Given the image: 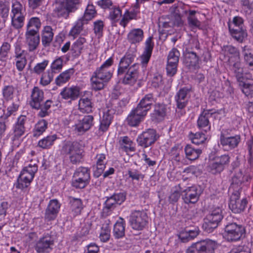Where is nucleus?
<instances>
[{
    "label": "nucleus",
    "instance_id": "nucleus-1",
    "mask_svg": "<svg viewBox=\"0 0 253 253\" xmlns=\"http://www.w3.org/2000/svg\"><path fill=\"white\" fill-rule=\"evenodd\" d=\"M31 100L30 102L32 108L40 110L39 116L44 117L49 114L48 110L51 107L52 101L47 100L43 103L44 92L38 87H34L31 93Z\"/></svg>",
    "mask_w": 253,
    "mask_h": 253
},
{
    "label": "nucleus",
    "instance_id": "nucleus-2",
    "mask_svg": "<svg viewBox=\"0 0 253 253\" xmlns=\"http://www.w3.org/2000/svg\"><path fill=\"white\" fill-rule=\"evenodd\" d=\"M62 151L69 156V160L73 164L80 163L84 157L82 145L77 141H66L62 146Z\"/></svg>",
    "mask_w": 253,
    "mask_h": 253
},
{
    "label": "nucleus",
    "instance_id": "nucleus-3",
    "mask_svg": "<svg viewBox=\"0 0 253 253\" xmlns=\"http://www.w3.org/2000/svg\"><path fill=\"white\" fill-rule=\"evenodd\" d=\"M246 230L241 224L235 222H227L223 234L224 238L228 242H235L245 237Z\"/></svg>",
    "mask_w": 253,
    "mask_h": 253
},
{
    "label": "nucleus",
    "instance_id": "nucleus-4",
    "mask_svg": "<svg viewBox=\"0 0 253 253\" xmlns=\"http://www.w3.org/2000/svg\"><path fill=\"white\" fill-rule=\"evenodd\" d=\"M112 76V72L110 70L99 67L91 78L92 88L95 91L102 89Z\"/></svg>",
    "mask_w": 253,
    "mask_h": 253
},
{
    "label": "nucleus",
    "instance_id": "nucleus-5",
    "mask_svg": "<svg viewBox=\"0 0 253 253\" xmlns=\"http://www.w3.org/2000/svg\"><path fill=\"white\" fill-rule=\"evenodd\" d=\"M37 170L38 166L36 164H30L24 167L17 179L16 187L21 189L27 188L30 185Z\"/></svg>",
    "mask_w": 253,
    "mask_h": 253
},
{
    "label": "nucleus",
    "instance_id": "nucleus-6",
    "mask_svg": "<svg viewBox=\"0 0 253 253\" xmlns=\"http://www.w3.org/2000/svg\"><path fill=\"white\" fill-rule=\"evenodd\" d=\"M216 248L215 241L207 239L193 243L189 247L186 253H214Z\"/></svg>",
    "mask_w": 253,
    "mask_h": 253
},
{
    "label": "nucleus",
    "instance_id": "nucleus-7",
    "mask_svg": "<svg viewBox=\"0 0 253 253\" xmlns=\"http://www.w3.org/2000/svg\"><path fill=\"white\" fill-rule=\"evenodd\" d=\"M148 219L147 214L143 210H134L129 216V222L133 229L141 231L148 224Z\"/></svg>",
    "mask_w": 253,
    "mask_h": 253
},
{
    "label": "nucleus",
    "instance_id": "nucleus-8",
    "mask_svg": "<svg viewBox=\"0 0 253 253\" xmlns=\"http://www.w3.org/2000/svg\"><path fill=\"white\" fill-rule=\"evenodd\" d=\"M54 244V238L47 233L36 242L34 248L38 253H49L52 250Z\"/></svg>",
    "mask_w": 253,
    "mask_h": 253
},
{
    "label": "nucleus",
    "instance_id": "nucleus-9",
    "mask_svg": "<svg viewBox=\"0 0 253 253\" xmlns=\"http://www.w3.org/2000/svg\"><path fill=\"white\" fill-rule=\"evenodd\" d=\"M218 114L213 109L204 110L199 116L197 120L198 128L205 132L211 130V124L210 119L215 118Z\"/></svg>",
    "mask_w": 253,
    "mask_h": 253
},
{
    "label": "nucleus",
    "instance_id": "nucleus-10",
    "mask_svg": "<svg viewBox=\"0 0 253 253\" xmlns=\"http://www.w3.org/2000/svg\"><path fill=\"white\" fill-rule=\"evenodd\" d=\"M159 137V135L156 130L148 129L138 136L137 142L139 146L147 148L154 143Z\"/></svg>",
    "mask_w": 253,
    "mask_h": 253
},
{
    "label": "nucleus",
    "instance_id": "nucleus-11",
    "mask_svg": "<svg viewBox=\"0 0 253 253\" xmlns=\"http://www.w3.org/2000/svg\"><path fill=\"white\" fill-rule=\"evenodd\" d=\"M240 195L239 190H235L230 197L229 207L234 213H240L244 211L248 204L246 198L239 199Z\"/></svg>",
    "mask_w": 253,
    "mask_h": 253
},
{
    "label": "nucleus",
    "instance_id": "nucleus-12",
    "mask_svg": "<svg viewBox=\"0 0 253 253\" xmlns=\"http://www.w3.org/2000/svg\"><path fill=\"white\" fill-rule=\"evenodd\" d=\"M182 199L185 204H195L199 200L201 195L199 187L193 185L186 188L182 192Z\"/></svg>",
    "mask_w": 253,
    "mask_h": 253
},
{
    "label": "nucleus",
    "instance_id": "nucleus-13",
    "mask_svg": "<svg viewBox=\"0 0 253 253\" xmlns=\"http://www.w3.org/2000/svg\"><path fill=\"white\" fill-rule=\"evenodd\" d=\"M139 65L137 63L133 64L129 67L123 76L118 77L122 79V83L125 84L133 85L138 78V71Z\"/></svg>",
    "mask_w": 253,
    "mask_h": 253
},
{
    "label": "nucleus",
    "instance_id": "nucleus-14",
    "mask_svg": "<svg viewBox=\"0 0 253 253\" xmlns=\"http://www.w3.org/2000/svg\"><path fill=\"white\" fill-rule=\"evenodd\" d=\"M93 117L86 115L79 119L73 126V130L78 135H82L87 131L93 125Z\"/></svg>",
    "mask_w": 253,
    "mask_h": 253
},
{
    "label": "nucleus",
    "instance_id": "nucleus-15",
    "mask_svg": "<svg viewBox=\"0 0 253 253\" xmlns=\"http://www.w3.org/2000/svg\"><path fill=\"white\" fill-rule=\"evenodd\" d=\"M183 63L189 69H196L199 68V58L196 53L186 49L183 52Z\"/></svg>",
    "mask_w": 253,
    "mask_h": 253
},
{
    "label": "nucleus",
    "instance_id": "nucleus-16",
    "mask_svg": "<svg viewBox=\"0 0 253 253\" xmlns=\"http://www.w3.org/2000/svg\"><path fill=\"white\" fill-rule=\"evenodd\" d=\"M25 38L29 51H33L38 48L40 42L39 33L26 31Z\"/></svg>",
    "mask_w": 253,
    "mask_h": 253
},
{
    "label": "nucleus",
    "instance_id": "nucleus-17",
    "mask_svg": "<svg viewBox=\"0 0 253 253\" xmlns=\"http://www.w3.org/2000/svg\"><path fill=\"white\" fill-rule=\"evenodd\" d=\"M126 200V195L123 193H115L107 197L105 202V208L109 210L114 209L117 205H120Z\"/></svg>",
    "mask_w": 253,
    "mask_h": 253
},
{
    "label": "nucleus",
    "instance_id": "nucleus-18",
    "mask_svg": "<svg viewBox=\"0 0 253 253\" xmlns=\"http://www.w3.org/2000/svg\"><path fill=\"white\" fill-rule=\"evenodd\" d=\"M60 206L56 199L51 200L45 210V218L48 221L54 220L59 211Z\"/></svg>",
    "mask_w": 253,
    "mask_h": 253
},
{
    "label": "nucleus",
    "instance_id": "nucleus-19",
    "mask_svg": "<svg viewBox=\"0 0 253 253\" xmlns=\"http://www.w3.org/2000/svg\"><path fill=\"white\" fill-rule=\"evenodd\" d=\"M135 57V55L127 53L121 59L117 72L118 77H121L124 76L125 73L131 66L130 65L133 61Z\"/></svg>",
    "mask_w": 253,
    "mask_h": 253
},
{
    "label": "nucleus",
    "instance_id": "nucleus-20",
    "mask_svg": "<svg viewBox=\"0 0 253 253\" xmlns=\"http://www.w3.org/2000/svg\"><path fill=\"white\" fill-rule=\"evenodd\" d=\"M191 89L187 87H183L179 90L175 96L177 108L182 109L184 108L188 102V94Z\"/></svg>",
    "mask_w": 253,
    "mask_h": 253
},
{
    "label": "nucleus",
    "instance_id": "nucleus-21",
    "mask_svg": "<svg viewBox=\"0 0 253 253\" xmlns=\"http://www.w3.org/2000/svg\"><path fill=\"white\" fill-rule=\"evenodd\" d=\"M25 121V116H21L18 118L17 122L13 127V133L11 137L12 141L18 140L24 134Z\"/></svg>",
    "mask_w": 253,
    "mask_h": 253
},
{
    "label": "nucleus",
    "instance_id": "nucleus-22",
    "mask_svg": "<svg viewBox=\"0 0 253 253\" xmlns=\"http://www.w3.org/2000/svg\"><path fill=\"white\" fill-rule=\"evenodd\" d=\"M146 115L145 113L136 107L128 115L126 118V121L127 124L131 126H137L143 120Z\"/></svg>",
    "mask_w": 253,
    "mask_h": 253
},
{
    "label": "nucleus",
    "instance_id": "nucleus-23",
    "mask_svg": "<svg viewBox=\"0 0 253 253\" xmlns=\"http://www.w3.org/2000/svg\"><path fill=\"white\" fill-rule=\"evenodd\" d=\"M220 143L225 149L231 150L237 147L240 141V136L236 135L233 136L226 137L221 134Z\"/></svg>",
    "mask_w": 253,
    "mask_h": 253
},
{
    "label": "nucleus",
    "instance_id": "nucleus-24",
    "mask_svg": "<svg viewBox=\"0 0 253 253\" xmlns=\"http://www.w3.org/2000/svg\"><path fill=\"white\" fill-rule=\"evenodd\" d=\"M155 98L153 93L146 94L140 101L137 108L141 110L144 113L147 114L148 111L151 108Z\"/></svg>",
    "mask_w": 253,
    "mask_h": 253
},
{
    "label": "nucleus",
    "instance_id": "nucleus-25",
    "mask_svg": "<svg viewBox=\"0 0 253 253\" xmlns=\"http://www.w3.org/2000/svg\"><path fill=\"white\" fill-rule=\"evenodd\" d=\"M167 113V107L164 104L158 103L155 104L153 112L151 114V119L153 121L159 122L163 121Z\"/></svg>",
    "mask_w": 253,
    "mask_h": 253
},
{
    "label": "nucleus",
    "instance_id": "nucleus-26",
    "mask_svg": "<svg viewBox=\"0 0 253 253\" xmlns=\"http://www.w3.org/2000/svg\"><path fill=\"white\" fill-rule=\"evenodd\" d=\"M86 42V40L84 37H80L73 43L70 49L73 57H78L81 54L83 51L85 49Z\"/></svg>",
    "mask_w": 253,
    "mask_h": 253
},
{
    "label": "nucleus",
    "instance_id": "nucleus-27",
    "mask_svg": "<svg viewBox=\"0 0 253 253\" xmlns=\"http://www.w3.org/2000/svg\"><path fill=\"white\" fill-rule=\"evenodd\" d=\"M250 177L247 174H244L241 169L237 171L232 178V183L230 188L240 190V185L245 181H248Z\"/></svg>",
    "mask_w": 253,
    "mask_h": 253
},
{
    "label": "nucleus",
    "instance_id": "nucleus-28",
    "mask_svg": "<svg viewBox=\"0 0 253 253\" xmlns=\"http://www.w3.org/2000/svg\"><path fill=\"white\" fill-rule=\"evenodd\" d=\"M229 30L232 37L239 42H243L247 38V31L244 28H240L236 26L231 27L230 26Z\"/></svg>",
    "mask_w": 253,
    "mask_h": 253
},
{
    "label": "nucleus",
    "instance_id": "nucleus-29",
    "mask_svg": "<svg viewBox=\"0 0 253 253\" xmlns=\"http://www.w3.org/2000/svg\"><path fill=\"white\" fill-rule=\"evenodd\" d=\"M152 39L151 37H149L146 40L144 51L140 56L141 63L143 66H146L148 64L152 55L154 47Z\"/></svg>",
    "mask_w": 253,
    "mask_h": 253
},
{
    "label": "nucleus",
    "instance_id": "nucleus-30",
    "mask_svg": "<svg viewBox=\"0 0 253 253\" xmlns=\"http://www.w3.org/2000/svg\"><path fill=\"white\" fill-rule=\"evenodd\" d=\"M54 33L52 28L49 26L44 27L42 31V44L45 48L50 46L53 40Z\"/></svg>",
    "mask_w": 253,
    "mask_h": 253
},
{
    "label": "nucleus",
    "instance_id": "nucleus-31",
    "mask_svg": "<svg viewBox=\"0 0 253 253\" xmlns=\"http://www.w3.org/2000/svg\"><path fill=\"white\" fill-rule=\"evenodd\" d=\"M113 111L109 109L103 112L99 127V129L102 132H105L108 129L113 119Z\"/></svg>",
    "mask_w": 253,
    "mask_h": 253
},
{
    "label": "nucleus",
    "instance_id": "nucleus-32",
    "mask_svg": "<svg viewBox=\"0 0 253 253\" xmlns=\"http://www.w3.org/2000/svg\"><path fill=\"white\" fill-rule=\"evenodd\" d=\"M79 94L80 90L77 86L65 87L60 93L62 98L65 99L75 100L79 97Z\"/></svg>",
    "mask_w": 253,
    "mask_h": 253
},
{
    "label": "nucleus",
    "instance_id": "nucleus-33",
    "mask_svg": "<svg viewBox=\"0 0 253 253\" xmlns=\"http://www.w3.org/2000/svg\"><path fill=\"white\" fill-rule=\"evenodd\" d=\"M113 236L116 239L123 238L125 236V223L121 218V221H118L114 225Z\"/></svg>",
    "mask_w": 253,
    "mask_h": 253
},
{
    "label": "nucleus",
    "instance_id": "nucleus-34",
    "mask_svg": "<svg viewBox=\"0 0 253 253\" xmlns=\"http://www.w3.org/2000/svg\"><path fill=\"white\" fill-rule=\"evenodd\" d=\"M143 31L141 29H133L128 33L127 40L131 44L139 43L143 38Z\"/></svg>",
    "mask_w": 253,
    "mask_h": 253
},
{
    "label": "nucleus",
    "instance_id": "nucleus-35",
    "mask_svg": "<svg viewBox=\"0 0 253 253\" xmlns=\"http://www.w3.org/2000/svg\"><path fill=\"white\" fill-rule=\"evenodd\" d=\"M230 64L232 66L231 70L233 72L237 81L239 82H243L244 69L242 67L240 59L234 60Z\"/></svg>",
    "mask_w": 253,
    "mask_h": 253
},
{
    "label": "nucleus",
    "instance_id": "nucleus-36",
    "mask_svg": "<svg viewBox=\"0 0 253 253\" xmlns=\"http://www.w3.org/2000/svg\"><path fill=\"white\" fill-rule=\"evenodd\" d=\"M96 159L97 169L94 171V175L96 177H99L105 168L107 161L105 155L104 154H97L96 156Z\"/></svg>",
    "mask_w": 253,
    "mask_h": 253
},
{
    "label": "nucleus",
    "instance_id": "nucleus-37",
    "mask_svg": "<svg viewBox=\"0 0 253 253\" xmlns=\"http://www.w3.org/2000/svg\"><path fill=\"white\" fill-rule=\"evenodd\" d=\"M42 23L41 20L37 17H32L30 18L26 26V31L39 33Z\"/></svg>",
    "mask_w": 253,
    "mask_h": 253
},
{
    "label": "nucleus",
    "instance_id": "nucleus-38",
    "mask_svg": "<svg viewBox=\"0 0 253 253\" xmlns=\"http://www.w3.org/2000/svg\"><path fill=\"white\" fill-rule=\"evenodd\" d=\"M93 109L92 103L88 97H82L79 101V109L84 113L92 112Z\"/></svg>",
    "mask_w": 253,
    "mask_h": 253
},
{
    "label": "nucleus",
    "instance_id": "nucleus-39",
    "mask_svg": "<svg viewBox=\"0 0 253 253\" xmlns=\"http://www.w3.org/2000/svg\"><path fill=\"white\" fill-rule=\"evenodd\" d=\"M57 139L56 134L48 135L39 141L38 146L42 149H49L53 145Z\"/></svg>",
    "mask_w": 253,
    "mask_h": 253
},
{
    "label": "nucleus",
    "instance_id": "nucleus-40",
    "mask_svg": "<svg viewBox=\"0 0 253 253\" xmlns=\"http://www.w3.org/2000/svg\"><path fill=\"white\" fill-rule=\"evenodd\" d=\"M186 157L190 160H195L199 158L202 153V150L200 149H196L190 145H187L184 149Z\"/></svg>",
    "mask_w": 253,
    "mask_h": 253
},
{
    "label": "nucleus",
    "instance_id": "nucleus-41",
    "mask_svg": "<svg viewBox=\"0 0 253 253\" xmlns=\"http://www.w3.org/2000/svg\"><path fill=\"white\" fill-rule=\"evenodd\" d=\"M225 51L229 57V62L232 63L234 60L240 59V53L239 50L234 46L229 45L224 46Z\"/></svg>",
    "mask_w": 253,
    "mask_h": 253
},
{
    "label": "nucleus",
    "instance_id": "nucleus-42",
    "mask_svg": "<svg viewBox=\"0 0 253 253\" xmlns=\"http://www.w3.org/2000/svg\"><path fill=\"white\" fill-rule=\"evenodd\" d=\"M70 204L72 211H73L76 215L81 213L83 209V205L82 200L80 199L70 197Z\"/></svg>",
    "mask_w": 253,
    "mask_h": 253
},
{
    "label": "nucleus",
    "instance_id": "nucleus-43",
    "mask_svg": "<svg viewBox=\"0 0 253 253\" xmlns=\"http://www.w3.org/2000/svg\"><path fill=\"white\" fill-rule=\"evenodd\" d=\"M73 69H68L60 74L55 79V83L57 85H61L69 80L73 74Z\"/></svg>",
    "mask_w": 253,
    "mask_h": 253
},
{
    "label": "nucleus",
    "instance_id": "nucleus-44",
    "mask_svg": "<svg viewBox=\"0 0 253 253\" xmlns=\"http://www.w3.org/2000/svg\"><path fill=\"white\" fill-rule=\"evenodd\" d=\"M121 149L126 152H134L135 148L132 141L127 136H124L120 141Z\"/></svg>",
    "mask_w": 253,
    "mask_h": 253
},
{
    "label": "nucleus",
    "instance_id": "nucleus-45",
    "mask_svg": "<svg viewBox=\"0 0 253 253\" xmlns=\"http://www.w3.org/2000/svg\"><path fill=\"white\" fill-rule=\"evenodd\" d=\"M26 14H20L10 16L11 18V26L15 29H20L24 26L25 16Z\"/></svg>",
    "mask_w": 253,
    "mask_h": 253
},
{
    "label": "nucleus",
    "instance_id": "nucleus-46",
    "mask_svg": "<svg viewBox=\"0 0 253 253\" xmlns=\"http://www.w3.org/2000/svg\"><path fill=\"white\" fill-rule=\"evenodd\" d=\"M74 176L89 182L90 179L89 169L85 167H79L74 172Z\"/></svg>",
    "mask_w": 253,
    "mask_h": 253
},
{
    "label": "nucleus",
    "instance_id": "nucleus-47",
    "mask_svg": "<svg viewBox=\"0 0 253 253\" xmlns=\"http://www.w3.org/2000/svg\"><path fill=\"white\" fill-rule=\"evenodd\" d=\"M206 217L208 218L211 221L216 222L217 225L223 218L222 214V210L219 208H217L212 210L211 213L209 214Z\"/></svg>",
    "mask_w": 253,
    "mask_h": 253
},
{
    "label": "nucleus",
    "instance_id": "nucleus-48",
    "mask_svg": "<svg viewBox=\"0 0 253 253\" xmlns=\"http://www.w3.org/2000/svg\"><path fill=\"white\" fill-rule=\"evenodd\" d=\"M189 137L193 144L198 145L203 144L207 139L205 134L203 132H196L195 133L190 132L189 134Z\"/></svg>",
    "mask_w": 253,
    "mask_h": 253
},
{
    "label": "nucleus",
    "instance_id": "nucleus-49",
    "mask_svg": "<svg viewBox=\"0 0 253 253\" xmlns=\"http://www.w3.org/2000/svg\"><path fill=\"white\" fill-rule=\"evenodd\" d=\"M55 12L58 17H63L65 19H67L70 14L73 13L63 3L56 8Z\"/></svg>",
    "mask_w": 253,
    "mask_h": 253
},
{
    "label": "nucleus",
    "instance_id": "nucleus-50",
    "mask_svg": "<svg viewBox=\"0 0 253 253\" xmlns=\"http://www.w3.org/2000/svg\"><path fill=\"white\" fill-rule=\"evenodd\" d=\"M179 56L180 52L176 48H172L168 54L167 63L178 65Z\"/></svg>",
    "mask_w": 253,
    "mask_h": 253
},
{
    "label": "nucleus",
    "instance_id": "nucleus-51",
    "mask_svg": "<svg viewBox=\"0 0 253 253\" xmlns=\"http://www.w3.org/2000/svg\"><path fill=\"white\" fill-rule=\"evenodd\" d=\"M20 14H26L25 9L20 2L15 0L12 2L10 16Z\"/></svg>",
    "mask_w": 253,
    "mask_h": 253
},
{
    "label": "nucleus",
    "instance_id": "nucleus-52",
    "mask_svg": "<svg viewBox=\"0 0 253 253\" xmlns=\"http://www.w3.org/2000/svg\"><path fill=\"white\" fill-rule=\"evenodd\" d=\"M47 123L44 120L40 121L36 125L34 130V136H39L47 128Z\"/></svg>",
    "mask_w": 253,
    "mask_h": 253
},
{
    "label": "nucleus",
    "instance_id": "nucleus-53",
    "mask_svg": "<svg viewBox=\"0 0 253 253\" xmlns=\"http://www.w3.org/2000/svg\"><path fill=\"white\" fill-rule=\"evenodd\" d=\"M85 21L82 18L79 19L75 25L72 28L69 33V35L75 38L78 35L83 29V26Z\"/></svg>",
    "mask_w": 253,
    "mask_h": 253
},
{
    "label": "nucleus",
    "instance_id": "nucleus-54",
    "mask_svg": "<svg viewBox=\"0 0 253 253\" xmlns=\"http://www.w3.org/2000/svg\"><path fill=\"white\" fill-rule=\"evenodd\" d=\"M189 16L187 17L188 23L191 27H199L201 25V22L195 16L197 13L196 10H189L188 11Z\"/></svg>",
    "mask_w": 253,
    "mask_h": 253
},
{
    "label": "nucleus",
    "instance_id": "nucleus-55",
    "mask_svg": "<svg viewBox=\"0 0 253 253\" xmlns=\"http://www.w3.org/2000/svg\"><path fill=\"white\" fill-rule=\"evenodd\" d=\"M96 13L94 6L92 4H88L84 15L82 18L86 22L90 20L95 16Z\"/></svg>",
    "mask_w": 253,
    "mask_h": 253
},
{
    "label": "nucleus",
    "instance_id": "nucleus-56",
    "mask_svg": "<svg viewBox=\"0 0 253 253\" xmlns=\"http://www.w3.org/2000/svg\"><path fill=\"white\" fill-rule=\"evenodd\" d=\"M242 10L246 14H250L253 12V0H240Z\"/></svg>",
    "mask_w": 253,
    "mask_h": 253
},
{
    "label": "nucleus",
    "instance_id": "nucleus-57",
    "mask_svg": "<svg viewBox=\"0 0 253 253\" xmlns=\"http://www.w3.org/2000/svg\"><path fill=\"white\" fill-rule=\"evenodd\" d=\"M187 13L188 10H184L182 7H178L174 14L175 24L178 26L182 24V17Z\"/></svg>",
    "mask_w": 253,
    "mask_h": 253
},
{
    "label": "nucleus",
    "instance_id": "nucleus-58",
    "mask_svg": "<svg viewBox=\"0 0 253 253\" xmlns=\"http://www.w3.org/2000/svg\"><path fill=\"white\" fill-rule=\"evenodd\" d=\"M218 225L216 222H214L208 219V218L206 217L204 219V222L203 224L202 227L205 231L211 233L214 229L217 227Z\"/></svg>",
    "mask_w": 253,
    "mask_h": 253
},
{
    "label": "nucleus",
    "instance_id": "nucleus-59",
    "mask_svg": "<svg viewBox=\"0 0 253 253\" xmlns=\"http://www.w3.org/2000/svg\"><path fill=\"white\" fill-rule=\"evenodd\" d=\"M246 46L243 47L244 60L248 68L251 71H253V54L249 52H246Z\"/></svg>",
    "mask_w": 253,
    "mask_h": 253
},
{
    "label": "nucleus",
    "instance_id": "nucleus-60",
    "mask_svg": "<svg viewBox=\"0 0 253 253\" xmlns=\"http://www.w3.org/2000/svg\"><path fill=\"white\" fill-rule=\"evenodd\" d=\"M49 63L48 60L37 63L33 69V72L37 75H40L44 72Z\"/></svg>",
    "mask_w": 253,
    "mask_h": 253
},
{
    "label": "nucleus",
    "instance_id": "nucleus-61",
    "mask_svg": "<svg viewBox=\"0 0 253 253\" xmlns=\"http://www.w3.org/2000/svg\"><path fill=\"white\" fill-rule=\"evenodd\" d=\"M104 27V22L102 20H97L93 23V31L94 34L100 38L102 36Z\"/></svg>",
    "mask_w": 253,
    "mask_h": 253
},
{
    "label": "nucleus",
    "instance_id": "nucleus-62",
    "mask_svg": "<svg viewBox=\"0 0 253 253\" xmlns=\"http://www.w3.org/2000/svg\"><path fill=\"white\" fill-rule=\"evenodd\" d=\"M242 83L243 92L248 97H253V81L251 83Z\"/></svg>",
    "mask_w": 253,
    "mask_h": 253
},
{
    "label": "nucleus",
    "instance_id": "nucleus-63",
    "mask_svg": "<svg viewBox=\"0 0 253 253\" xmlns=\"http://www.w3.org/2000/svg\"><path fill=\"white\" fill-rule=\"evenodd\" d=\"M222 167L215 159L213 161L210 162L208 166V170L210 172L213 174L220 173L223 170Z\"/></svg>",
    "mask_w": 253,
    "mask_h": 253
},
{
    "label": "nucleus",
    "instance_id": "nucleus-64",
    "mask_svg": "<svg viewBox=\"0 0 253 253\" xmlns=\"http://www.w3.org/2000/svg\"><path fill=\"white\" fill-rule=\"evenodd\" d=\"M53 78L52 73L48 71L42 75L40 80V84L43 86H46L51 83Z\"/></svg>",
    "mask_w": 253,
    "mask_h": 253
}]
</instances>
